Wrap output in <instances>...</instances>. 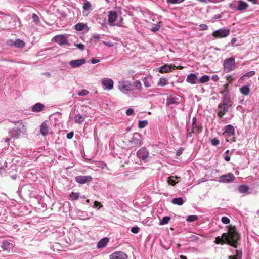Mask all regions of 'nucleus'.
I'll return each instance as SVG.
<instances>
[{
  "label": "nucleus",
  "mask_w": 259,
  "mask_h": 259,
  "mask_svg": "<svg viewBox=\"0 0 259 259\" xmlns=\"http://www.w3.org/2000/svg\"><path fill=\"white\" fill-rule=\"evenodd\" d=\"M227 232L223 233L222 236L215 238L214 243L217 244H227L235 248L238 247L241 239V235L235 226L229 225L227 226Z\"/></svg>",
  "instance_id": "obj_1"
},
{
  "label": "nucleus",
  "mask_w": 259,
  "mask_h": 259,
  "mask_svg": "<svg viewBox=\"0 0 259 259\" xmlns=\"http://www.w3.org/2000/svg\"><path fill=\"white\" fill-rule=\"evenodd\" d=\"M15 130L16 134L15 137L18 138L22 134H24L26 132V127L25 124L21 121H18L15 123Z\"/></svg>",
  "instance_id": "obj_2"
},
{
  "label": "nucleus",
  "mask_w": 259,
  "mask_h": 259,
  "mask_svg": "<svg viewBox=\"0 0 259 259\" xmlns=\"http://www.w3.org/2000/svg\"><path fill=\"white\" fill-rule=\"evenodd\" d=\"M224 67L227 72L233 70L235 67V59L233 58L226 59L224 62Z\"/></svg>",
  "instance_id": "obj_3"
},
{
  "label": "nucleus",
  "mask_w": 259,
  "mask_h": 259,
  "mask_svg": "<svg viewBox=\"0 0 259 259\" xmlns=\"http://www.w3.org/2000/svg\"><path fill=\"white\" fill-rule=\"evenodd\" d=\"M230 34V30L226 29H221L214 31L212 33V36L215 38L226 37Z\"/></svg>",
  "instance_id": "obj_4"
},
{
  "label": "nucleus",
  "mask_w": 259,
  "mask_h": 259,
  "mask_svg": "<svg viewBox=\"0 0 259 259\" xmlns=\"http://www.w3.org/2000/svg\"><path fill=\"white\" fill-rule=\"evenodd\" d=\"M75 180L77 183L83 184L91 182L92 181V177L89 175H79L75 177Z\"/></svg>",
  "instance_id": "obj_5"
},
{
  "label": "nucleus",
  "mask_w": 259,
  "mask_h": 259,
  "mask_svg": "<svg viewBox=\"0 0 259 259\" xmlns=\"http://www.w3.org/2000/svg\"><path fill=\"white\" fill-rule=\"evenodd\" d=\"M110 259H128L127 255L123 251H115L109 256Z\"/></svg>",
  "instance_id": "obj_6"
},
{
  "label": "nucleus",
  "mask_w": 259,
  "mask_h": 259,
  "mask_svg": "<svg viewBox=\"0 0 259 259\" xmlns=\"http://www.w3.org/2000/svg\"><path fill=\"white\" fill-rule=\"evenodd\" d=\"M53 40L60 45H66L68 44L67 37L65 35H59L53 37Z\"/></svg>",
  "instance_id": "obj_7"
},
{
  "label": "nucleus",
  "mask_w": 259,
  "mask_h": 259,
  "mask_svg": "<svg viewBox=\"0 0 259 259\" xmlns=\"http://www.w3.org/2000/svg\"><path fill=\"white\" fill-rule=\"evenodd\" d=\"M102 85L105 89L107 90H111L113 87V81L108 78H104L102 80Z\"/></svg>",
  "instance_id": "obj_8"
},
{
  "label": "nucleus",
  "mask_w": 259,
  "mask_h": 259,
  "mask_svg": "<svg viewBox=\"0 0 259 259\" xmlns=\"http://www.w3.org/2000/svg\"><path fill=\"white\" fill-rule=\"evenodd\" d=\"M118 85L119 89L122 91H128L132 90L131 83L127 81H121L119 82Z\"/></svg>",
  "instance_id": "obj_9"
},
{
  "label": "nucleus",
  "mask_w": 259,
  "mask_h": 259,
  "mask_svg": "<svg viewBox=\"0 0 259 259\" xmlns=\"http://www.w3.org/2000/svg\"><path fill=\"white\" fill-rule=\"evenodd\" d=\"M235 177L232 173H228L220 177V181L224 183H228L234 181Z\"/></svg>",
  "instance_id": "obj_10"
},
{
  "label": "nucleus",
  "mask_w": 259,
  "mask_h": 259,
  "mask_svg": "<svg viewBox=\"0 0 259 259\" xmlns=\"http://www.w3.org/2000/svg\"><path fill=\"white\" fill-rule=\"evenodd\" d=\"M218 107L220 109L219 111L218 112V116L220 118H222L225 114L228 111L229 109L230 108L227 106L222 105L221 104H219L218 106Z\"/></svg>",
  "instance_id": "obj_11"
},
{
  "label": "nucleus",
  "mask_w": 259,
  "mask_h": 259,
  "mask_svg": "<svg viewBox=\"0 0 259 259\" xmlns=\"http://www.w3.org/2000/svg\"><path fill=\"white\" fill-rule=\"evenodd\" d=\"M117 17V13L115 11H110L108 14V21L110 26H114Z\"/></svg>",
  "instance_id": "obj_12"
},
{
  "label": "nucleus",
  "mask_w": 259,
  "mask_h": 259,
  "mask_svg": "<svg viewBox=\"0 0 259 259\" xmlns=\"http://www.w3.org/2000/svg\"><path fill=\"white\" fill-rule=\"evenodd\" d=\"M1 247L3 251L9 252L14 247L13 244L8 241H4L2 242Z\"/></svg>",
  "instance_id": "obj_13"
},
{
  "label": "nucleus",
  "mask_w": 259,
  "mask_h": 259,
  "mask_svg": "<svg viewBox=\"0 0 259 259\" xmlns=\"http://www.w3.org/2000/svg\"><path fill=\"white\" fill-rule=\"evenodd\" d=\"M222 105L227 106L231 107L232 105V102L231 101L230 96L229 94H226L224 95L222 99V102L221 103Z\"/></svg>",
  "instance_id": "obj_14"
},
{
  "label": "nucleus",
  "mask_w": 259,
  "mask_h": 259,
  "mask_svg": "<svg viewBox=\"0 0 259 259\" xmlns=\"http://www.w3.org/2000/svg\"><path fill=\"white\" fill-rule=\"evenodd\" d=\"M137 154L139 158L145 160L148 157L149 152L146 149L142 148L137 152Z\"/></svg>",
  "instance_id": "obj_15"
},
{
  "label": "nucleus",
  "mask_w": 259,
  "mask_h": 259,
  "mask_svg": "<svg viewBox=\"0 0 259 259\" xmlns=\"http://www.w3.org/2000/svg\"><path fill=\"white\" fill-rule=\"evenodd\" d=\"M226 137H231L234 135V128L231 125H228L225 127V131L223 133Z\"/></svg>",
  "instance_id": "obj_16"
},
{
  "label": "nucleus",
  "mask_w": 259,
  "mask_h": 259,
  "mask_svg": "<svg viewBox=\"0 0 259 259\" xmlns=\"http://www.w3.org/2000/svg\"><path fill=\"white\" fill-rule=\"evenodd\" d=\"M85 60L84 59H81L79 60H72L69 62V64L72 67H76L82 65L85 63Z\"/></svg>",
  "instance_id": "obj_17"
},
{
  "label": "nucleus",
  "mask_w": 259,
  "mask_h": 259,
  "mask_svg": "<svg viewBox=\"0 0 259 259\" xmlns=\"http://www.w3.org/2000/svg\"><path fill=\"white\" fill-rule=\"evenodd\" d=\"M202 131V127L200 126H197L196 124L195 126H192L191 130L190 131L188 130V133L187 135V137H191L192 136V134L197 133H199Z\"/></svg>",
  "instance_id": "obj_18"
},
{
  "label": "nucleus",
  "mask_w": 259,
  "mask_h": 259,
  "mask_svg": "<svg viewBox=\"0 0 259 259\" xmlns=\"http://www.w3.org/2000/svg\"><path fill=\"white\" fill-rule=\"evenodd\" d=\"M238 3V7L237 8V10L239 11H243L247 9L248 7V5L242 0H239L237 2Z\"/></svg>",
  "instance_id": "obj_19"
},
{
  "label": "nucleus",
  "mask_w": 259,
  "mask_h": 259,
  "mask_svg": "<svg viewBox=\"0 0 259 259\" xmlns=\"http://www.w3.org/2000/svg\"><path fill=\"white\" fill-rule=\"evenodd\" d=\"M45 106L44 105L40 103H37L33 105L32 108V111L38 112L43 110Z\"/></svg>",
  "instance_id": "obj_20"
},
{
  "label": "nucleus",
  "mask_w": 259,
  "mask_h": 259,
  "mask_svg": "<svg viewBox=\"0 0 259 259\" xmlns=\"http://www.w3.org/2000/svg\"><path fill=\"white\" fill-rule=\"evenodd\" d=\"M197 79V76L195 74L191 73L188 75L186 81L191 84H195L196 83Z\"/></svg>",
  "instance_id": "obj_21"
},
{
  "label": "nucleus",
  "mask_w": 259,
  "mask_h": 259,
  "mask_svg": "<svg viewBox=\"0 0 259 259\" xmlns=\"http://www.w3.org/2000/svg\"><path fill=\"white\" fill-rule=\"evenodd\" d=\"M171 71V64H165L161 67L159 72L161 73H168Z\"/></svg>",
  "instance_id": "obj_22"
},
{
  "label": "nucleus",
  "mask_w": 259,
  "mask_h": 259,
  "mask_svg": "<svg viewBox=\"0 0 259 259\" xmlns=\"http://www.w3.org/2000/svg\"><path fill=\"white\" fill-rule=\"evenodd\" d=\"M40 133L42 135H46L49 133V127L46 123L43 122L40 127Z\"/></svg>",
  "instance_id": "obj_23"
},
{
  "label": "nucleus",
  "mask_w": 259,
  "mask_h": 259,
  "mask_svg": "<svg viewBox=\"0 0 259 259\" xmlns=\"http://www.w3.org/2000/svg\"><path fill=\"white\" fill-rule=\"evenodd\" d=\"M109 239L108 238H104L101 239L97 244L98 248H103L108 242Z\"/></svg>",
  "instance_id": "obj_24"
},
{
  "label": "nucleus",
  "mask_w": 259,
  "mask_h": 259,
  "mask_svg": "<svg viewBox=\"0 0 259 259\" xmlns=\"http://www.w3.org/2000/svg\"><path fill=\"white\" fill-rule=\"evenodd\" d=\"M84 119L85 117L80 114H76L74 116V122L78 124H81Z\"/></svg>",
  "instance_id": "obj_25"
},
{
  "label": "nucleus",
  "mask_w": 259,
  "mask_h": 259,
  "mask_svg": "<svg viewBox=\"0 0 259 259\" xmlns=\"http://www.w3.org/2000/svg\"><path fill=\"white\" fill-rule=\"evenodd\" d=\"M240 92L242 94L247 96L249 95L250 89L248 86L244 85L240 88Z\"/></svg>",
  "instance_id": "obj_26"
},
{
  "label": "nucleus",
  "mask_w": 259,
  "mask_h": 259,
  "mask_svg": "<svg viewBox=\"0 0 259 259\" xmlns=\"http://www.w3.org/2000/svg\"><path fill=\"white\" fill-rule=\"evenodd\" d=\"M13 44L15 47L20 48H23L25 45V43L20 39L16 40L14 42H13Z\"/></svg>",
  "instance_id": "obj_27"
},
{
  "label": "nucleus",
  "mask_w": 259,
  "mask_h": 259,
  "mask_svg": "<svg viewBox=\"0 0 259 259\" xmlns=\"http://www.w3.org/2000/svg\"><path fill=\"white\" fill-rule=\"evenodd\" d=\"M239 191L241 193H245L248 192L249 187L245 185H241L239 187Z\"/></svg>",
  "instance_id": "obj_28"
},
{
  "label": "nucleus",
  "mask_w": 259,
  "mask_h": 259,
  "mask_svg": "<svg viewBox=\"0 0 259 259\" xmlns=\"http://www.w3.org/2000/svg\"><path fill=\"white\" fill-rule=\"evenodd\" d=\"M172 202L174 204H177L178 205H182L184 203V201H183L182 198L179 197V198H174L172 200Z\"/></svg>",
  "instance_id": "obj_29"
},
{
  "label": "nucleus",
  "mask_w": 259,
  "mask_h": 259,
  "mask_svg": "<svg viewBox=\"0 0 259 259\" xmlns=\"http://www.w3.org/2000/svg\"><path fill=\"white\" fill-rule=\"evenodd\" d=\"M86 25L83 23H79L74 26L75 29L77 31H81L84 29Z\"/></svg>",
  "instance_id": "obj_30"
},
{
  "label": "nucleus",
  "mask_w": 259,
  "mask_h": 259,
  "mask_svg": "<svg viewBox=\"0 0 259 259\" xmlns=\"http://www.w3.org/2000/svg\"><path fill=\"white\" fill-rule=\"evenodd\" d=\"M255 72L254 71H251L248 72L246 73H245L242 77H241L240 78V79H244V78H245V77H248V78L251 77L253 76L254 75H255Z\"/></svg>",
  "instance_id": "obj_31"
},
{
  "label": "nucleus",
  "mask_w": 259,
  "mask_h": 259,
  "mask_svg": "<svg viewBox=\"0 0 259 259\" xmlns=\"http://www.w3.org/2000/svg\"><path fill=\"white\" fill-rule=\"evenodd\" d=\"M177 178H178V177L177 176H176V177L171 176V177H169L168 180V184L170 185H171L172 186L175 185L177 183V182L176 181L175 179H176Z\"/></svg>",
  "instance_id": "obj_32"
},
{
  "label": "nucleus",
  "mask_w": 259,
  "mask_h": 259,
  "mask_svg": "<svg viewBox=\"0 0 259 259\" xmlns=\"http://www.w3.org/2000/svg\"><path fill=\"white\" fill-rule=\"evenodd\" d=\"M170 220V217L166 216L164 217L162 220L160 221L159 224L160 225H164L168 223L169 220Z\"/></svg>",
  "instance_id": "obj_33"
},
{
  "label": "nucleus",
  "mask_w": 259,
  "mask_h": 259,
  "mask_svg": "<svg viewBox=\"0 0 259 259\" xmlns=\"http://www.w3.org/2000/svg\"><path fill=\"white\" fill-rule=\"evenodd\" d=\"M79 193L78 192L74 193L72 192L70 195V197L73 200H77L79 198Z\"/></svg>",
  "instance_id": "obj_34"
},
{
  "label": "nucleus",
  "mask_w": 259,
  "mask_h": 259,
  "mask_svg": "<svg viewBox=\"0 0 259 259\" xmlns=\"http://www.w3.org/2000/svg\"><path fill=\"white\" fill-rule=\"evenodd\" d=\"M198 219V217L197 215H189L187 217L186 220L189 222H192L195 221H197Z\"/></svg>",
  "instance_id": "obj_35"
},
{
  "label": "nucleus",
  "mask_w": 259,
  "mask_h": 259,
  "mask_svg": "<svg viewBox=\"0 0 259 259\" xmlns=\"http://www.w3.org/2000/svg\"><path fill=\"white\" fill-rule=\"evenodd\" d=\"M147 124L148 121L147 120L139 121L138 123V127L140 128H143Z\"/></svg>",
  "instance_id": "obj_36"
},
{
  "label": "nucleus",
  "mask_w": 259,
  "mask_h": 259,
  "mask_svg": "<svg viewBox=\"0 0 259 259\" xmlns=\"http://www.w3.org/2000/svg\"><path fill=\"white\" fill-rule=\"evenodd\" d=\"M178 102L177 101V99L175 98H169L167 100V104L168 105L177 104Z\"/></svg>",
  "instance_id": "obj_37"
},
{
  "label": "nucleus",
  "mask_w": 259,
  "mask_h": 259,
  "mask_svg": "<svg viewBox=\"0 0 259 259\" xmlns=\"http://www.w3.org/2000/svg\"><path fill=\"white\" fill-rule=\"evenodd\" d=\"M209 80V76L208 75H203L202 76L199 81L201 83H205L208 82Z\"/></svg>",
  "instance_id": "obj_38"
},
{
  "label": "nucleus",
  "mask_w": 259,
  "mask_h": 259,
  "mask_svg": "<svg viewBox=\"0 0 259 259\" xmlns=\"http://www.w3.org/2000/svg\"><path fill=\"white\" fill-rule=\"evenodd\" d=\"M91 4L89 1H86L83 5V8L84 10L88 11L90 10Z\"/></svg>",
  "instance_id": "obj_39"
},
{
  "label": "nucleus",
  "mask_w": 259,
  "mask_h": 259,
  "mask_svg": "<svg viewBox=\"0 0 259 259\" xmlns=\"http://www.w3.org/2000/svg\"><path fill=\"white\" fill-rule=\"evenodd\" d=\"M32 18L33 22L36 24H38L40 22L39 18L36 14H33Z\"/></svg>",
  "instance_id": "obj_40"
},
{
  "label": "nucleus",
  "mask_w": 259,
  "mask_h": 259,
  "mask_svg": "<svg viewBox=\"0 0 259 259\" xmlns=\"http://www.w3.org/2000/svg\"><path fill=\"white\" fill-rule=\"evenodd\" d=\"M158 85L163 86L167 84V80L164 78H161L158 82Z\"/></svg>",
  "instance_id": "obj_41"
},
{
  "label": "nucleus",
  "mask_w": 259,
  "mask_h": 259,
  "mask_svg": "<svg viewBox=\"0 0 259 259\" xmlns=\"http://www.w3.org/2000/svg\"><path fill=\"white\" fill-rule=\"evenodd\" d=\"M161 23V22H159L158 24L157 25H156L154 27H153L152 28H151V31L154 32H155L156 31H157L160 27V24Z\"/></svg>",
  "instance_id": "obj_42"
},
{
  "label": "nucleus",
  "mask_w": 259,
  "mask_h": 259,
  "mask_svg": "<svg viewBox=\"0 0 259 259\" xmlns=\"http://www.w3.org/2000/svg\"><path fill=\"white\" fill-rule=\"evenodd\" d=\"M221 221L223 224H228L230 223V219L226 217H223L221 219Z\"/></svg>",
  "instance_id": "obj_43"
},
{
  "label": "nucleus",
  "mask_w": 259,
  "mask_h": 259,
  "mask_svg": "<svg viewBox=\"0 0 259 259\" xmlns=\"http://www.w3.org/2000/svg\"><path fill=\"white\" fill-rule=\"evenodd\" d=\"M89 93V92L87 90H82V91L79 92L77 94L79 96H85Z\"/></svg>",
  "instance_id": "obj_44"
},
{
  "label": "nucleus",
  "mask_w": 259,
  "mask_h": 259,
  "mask_svg": "<svg viewBox=\"0 0 259 259\" xmlns=\"http://www.w3.org/2000/svg\"><path fill=\"white\" fill-rule=\"evenodd\" d=\"M220 143V141L217 138H213L211 140V144L214 146H217Z\"/></svg>",
  "instance_id": "obj_45"
},
{
  "label": "nucleus",
  "mask_w": 259,
  "mask_h": 259,
  "mask_svg": "<svg viewBox=\"0 0 259 259\" xmlns=\"http://www.w3.org/2000/svg\"><path fill=\"white\" fill-rule=\"evenodd\" d=\"M199 27L200 30H207L208 28V26L205 24H200Z\"/></svg>",
  "instance_id": "obj_46"
},
{
  "label": "nucleus",
  "mask_w": 259,
  "mask_h": 259,
  "mask_svg": "<svg viewBox=\"0 0 259 259\" xmlns=\"http://www.w3.org/2000/svg\"><path fill=\"white\" fill-rule=\"evenodd\" d=\"M135 85L138 89H141L142 88L141 82L139 80H136L135 82Z\"/></svg>",
  "instance_id": "obj_47"
},
{
  "label": "nucleus",
  "mask_w": 259,
  "mask_h": 259,
  "mask_svg": "<svg viewBox=\"0 0 259 259\" xmlns=\"http://www.w3.org/2000/svg\"><path fill=\"white\" fill-rule=\"evenodd\" d=\"M139 230V228L138 227H133L131 228V232L133 233H138Z\"/></svg>",
  "instance_id": "obj_48"
},
{
  "label": "nucleus",
  "mask_w": 259,
  "mask_h": 259,
  "mask_svg": "<svg viewBox=\"0 0 259 259\" xmlns=\"http://www.w3.org/2000/svg\"><path fill=\"white\" fill-rule=\"evenodd\" d=\"M94 207H99L98 209H99L100 208L102 207L103 205L101 204V203L97 201H95L94 203Z\"/></svg>",
  "instance_id": "obj_49"
},
{
  "label": "nucleus",
  "mask_w": 259,
  "mask_h": 259,
  "mask_svg": "<svg viewBox=\"0 0 259 259\" xmlns=\"http://www.w3.org/2000/svg\"><path fill=\"white\" fill-rule=\"evenodd\" d=\"M236 254L235 256H236V257L238 258V259H241L242 256V252L238 250H236Z\"/></svg>",
  "instance_id": "obj_50"
},
{
  "label": "nucleus",
  "mask_w": 259,
  "mask_h": 259,
  "mask_svg": "<svg viewBox=\"0 0 259 259\" xmlns=\"http://www.w3.org/2000/svg\"><path fill=\"white\" fill-rule=\"evenodd\" d=\"M134 113V110L132 108L128 109L126 111V114L128 115H132Z\"/></svg>",
  "instance_id": "obj_51"
},
{
  "label": "nucleus",
  "mask_w": 259,
  "mask_h": 259,
  "mask_svg": "<svg viewBox=\"0 0 259 259\" xmlns=\"http://www.w3.org/2000/svg\"><path fill=\"white\" fill-rule=\"evenodd\" d=\"M76 46L77 47V48H78L80 50L82 51L84 50V46L82 44H78Z\"/></svg>",
  "instance_id": "obj_52"
},
{
  "label": "nucleus",
  "mask_w": 259,
  "mask_h": 259,
  "mask_svg": "<svg viewBox=\"0 0 259 259\" xmlns=\"http://www.w3.org/2000/svg\"><path fill=\"white\" fill-rule=\"evenodd\" d=\"M234 78L231 75H227V80L229 83H232V82L233 81Z\"/></svg>",
  "instance_id": "obj_53"
},
{
  "label": "nucleus",
  "mask_w": 259,
  "mask_h": 259,
  "mask_svg": "<svg viewBox=\"0 0 259 259\" xmlns=\"http://www.w3.org/2000/svg\"><path fill=\"white\" fill-rule=\"evenodd\" d=\"M73 135H74L73 132H71L67 134L66 137L68 139H71L72 138Z\"/></svg>",
  "instance_id": "obj_54"
},
{
  "label": "nucleus",
  "mask_w": 259,
  "mask_h": 259,
  "mask_svg": "<svg viewBox=\"0 0 259 259\" xmlns=\"http://www.w3.org/2000/svg\"><path fill=\"white\" fill-rule=\"evenodd\" d=\"M167 2L171 4H177L179 3L178 0H167Z\"/></svg>",
  "instance_id": "obj_55"
},
{
  "label": "nucleus",
  "mask_w": 259,
  "mask_h": 259,
  "mask_svg": "<svg viewBox=\"0 0 259 259\" xmlns=\"http://www.w3.org/2000/svg\"><path fill=\"white\" fill-rule=\"evenodd\" d=\"M123 19L122 18H121L119 22L117 25L120 27H123Z\"/></svg>",
  "instance_id": "obj_56"
},
{
  "label": "nucleus",
  "mask_w": 259,
  "mask_h": 259,
  "mask_svg": "<svg viewBox=\"0 0 259 259\" xmlns=\"http://www.w3.org/2000/svg\"><path fill=\"white\" fill-rule=\"evenodd\" d=\"M99 62V60L97 59H95V58H93L92 60H91V62L93 64H95V63H97L98 62Z\"/></svg>",
  "instance_id": "obj_57"
},
{
  "label": "nucleus",
  "mask_w": 259,
  "mask_h": 259,
  "mask_svg": "<svg viewBox=\"0 0 259 259\" xmlns=\"http://www.w3.org/2000/svg\"><path fill=\"white\" fill-rule=\"evenodd\" d=\"M230 7H231L233 10H237V8L234 4H231L230 5Z\"/></svg>",
  "instance_id": "obj_58"
},
{
  "label": "nucleus",
  "mask_w": 259,
  "mask_h": 259,
  "mask_svg": "<svg viewBox=\"0 0 259 259\" xmlns=\"http://www.w3.org/2000/svg\"><path fill=\"white\" fill-rule=\"evenodd\" d=\"M144 84L145 87H149L150 86V85L149 84V83L147 81L145 78H144Z\"/></svg>",
  "instance_id": "obj_59"
},
{
  "label": "nucleus",
  "mask_w": 259,
  "mask_h": 259,
  "mask_svg": "<svg viewBox=\"0 0 259 259\" xmlns=\"http://www.w3.org/2000/svg\"><path fill=\"white\" fill-rule=\"evenodd\" d=\"M228 86H229L228 83H226V84H225L224 85V88H225L224 91L221 92V93H222V94H223L224 92H226V91H227V90L228 89Z\"/></svg>",
  "instance_id": "obj_60"
},
{
  "label": "nucleus",
  "mask_w": 259,
  "mask_h": 259,
  "mask_svg": "<svg viewBox=\"0 0 259 259\" xmlns=\"http://www.w3.org/2000/svg\"><path fill=\"white\" fill-rule=\"evenodd\" d=\"M212 79L214 81H218L219 80V77L217 75H213L212 77Z\"/></svg>",
  "instance_id": "obj_61"
},
{
  "label": "nucleus",
  "mask_w": 259,
  "mask_h": 259,
  "mask_svg": "<svg viewBox=\"0 0 259 259\" xmlns=\"http://www.w3.org/2000/svg\"><path fill=\"white\" fill-rule=\"evenodd\" d=\"M237 39H236V38L234 37V38H233L232 39H231V43L232 44V45L233 46H234V44L236 42Z\"/></svg>",
  "instance_id": "obj_62"
},
{
  "label": "nucleus",
  "mask_w": 259,
  "mask_h": 259,
  "mask_svg": "<svg viewBox=\"0 0 259 259\" xmlns=\"http://www.w3.org/2000/svg\"><path fill=\"white\" fill-rule=\"evenodd\" d=\"M196 122V118H193V121H192V126H195Z\"/></svg>",
  "instance_id": "obj_63"
},
{
  "label": "nucleus",
  "mask_w": 259,
  "mask_h": 259,
  "mask_svg": "<svg viewBox=\"0 0 259 259\" xmlns=\"http://www.w3.org/2000/svg\"><path fill=\"white\" fill-rule=\"evenodd\" d=\"M224 159L226 161H229L230 160V157L229 156H225Z\"/></svg>",
  "instance_id": "obj_64"
}]
</instances>
